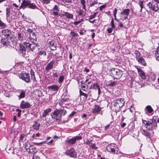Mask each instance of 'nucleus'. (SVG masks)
I'll list each match as a JSON object with an SVG mask.
<instances>
[{
  "label": "nucleus",
  "instance_id": "obj_1",
  "mask_svg": "<svg viewBox=\"0 0 159 159\" xmlns=\"http://www.w3.org/2000/svg\"><path fill=\"white\" fill-rule=\"evenodd\" d=\"M142 121L146 128L149 131H152L157 127V123L155 119L152 118L148 120L142 119Z\"/></svg>",
  "mask_w": 159,
  "mask_h": 159
},
{
  "label": "nucleus",
  "instance_id": "obj_2",
  "mask_svg": "<svg viewBox=\"0 0 159 159\" xmlns=\"http://www.w3.org/2000/svg\"><path fill=\"white\" fill-rule=\"evenodd\" d=\"M66 113V111L64 109H57L51 113V116L52 118L59 120L61 119L62 115H65Z\"/></svg>",
  "mask_w": 159,
  "mask_h": 159
},
{
  "label": "nucleus",
  "instance_id": "obj_3",
  "mask_svg": "<svg viewBox=\"0 0 159 159\" xmlns=\"http://www.w3.org/2000/svg\"><path fill=\"white\" fill-rule=\"evenodd\" d=\"M27 7L32 9H39L37 6L34 3H31V1L28 0H23L21 5L20 7V9H24Z\"/></svg>",
  "mask_w": 159,
  "mask_h": 159
},
{
  "label": "nucleus",
  "instance_id": "obj_4",
  "mask_svg": "<svg viewBox=\"0 0 159 159\" xmlns=\"http://www.w3.org/2000/svg\"><path fill=\"white\" fill-rule=\"evenodd\" d=\"M110 75L114 79H120L123 75V72L120 70L116 68H112L110 70Z\"/></svg>",
  "mask_w": 159,
  "mask_h": 159
},
{
  "label": "nucleus",
  "instance_id": "obj_5",
  "mask_svg": "<svg viewBox=\"0 0 159 159\" xmlns=\"http://www.w3.org/2000/svg\"><path fill=\"white\" fill-rule=\"evenodd\" d=\"M32 43L27 42L24 43L26 48L29 52L33 51L36 47L39 46L37 44L34 43V42Z\"/></svg>",
  "mask_w": 159,
  "mask_h": 159
},
{
  "label": "nucleus",
  "instance_id": "obj_6",
  "mask_svg": "<svg viewBox=\"0 0 159 159\" xmlns=\"http://www.w3.org/2000/svg\"><path fill=\"white\" fill-rule=\"evenodd\" d=\"M125 102L123 99L122 98H118L117 99L114 103L113 106L117 108H119L120 110V108L122 107L124 105ZM120 110H118L119 111Z\"/></svg>",
  "mask_w": 159,
  "mask_h": 159
},
{
  "label": "nucleus",
  "instance_id": "obj_7",
  "mask_svg": "<svg viewBox=\"0 0 159 159\" xmlns=\"http://www.w3.org/2000/svg\"><path fill=\"white\" fill-rule=\"evenodd\" d=\"M19 77L27 83H29L30 81V75L28 73H22L19 75Z\"/></svg>",
  "mask_w": 159,
  "mask_h": 159
},
{
  "label": "nucleus",
  "instance_id": "obj_8",
  "mask_svg": "<svg viewBox=\"0 0 159 159\" xmlns=\"http://www.w3.org/2000/svg\"><path fill=\"white\" fill-rule=\"evenodd\" d=\"M130 10L129 9H124L120 13L121 19L123 20H126L128 18Z\"/></svg>",
  "mask_w": 159,
  "mask_h": 159
},
{
  "label": "nucleus",
  "instance_id": "obj_9",
  "mask_svg": "<svg viewBox=\"0 0 159 159\" xmlns=\"http://www.w3.org/2000/svg\"><path fill=\"white\" fill-rule=\"evenodd\" d=\"M66 153L67 155L71 157L75 158L77 157V153L73 148H71L66 150Z\"/></svg>",
  "mask_w": 159,
  "mask_h": 159
},
{
  "label": "nucleus",
  "instance_id": "obj_10",
  "mask_svg": "<svg viewBox=\"0 0 159 159\" xmlns=\"http://www.w3.org/2000/svg\"><path fill=\"white\" fill-rule=\"evenodd\" d=\"M82 139L80 136H76L71 139H69L66 141V142L70 144H73L75 143L76 140H79Z\"/></svg>",
  "mask_w": 159,
  "mask_h": 159
},
{
  "label": "nucleus",
  "instance_id": "obj_11",
  "mask_svg": "<svg viewBox=\"0 0 159 159\" xmlns=\"http://www.w3.org/2000/svg\"><path fill=\"white\" fill-rule=\"evenodd\" d=\"M2 33L7 39H12V37L10 36L11 34V31L10 30L8 29L3 30Z\"/></svg>",
  "mask_w": 159,
  "mask_h": 159
},
{
  "label": "nucleus",
  "instance_id": "obj_12",
  "mask_svg": "<svg viewBox=\"0 0 159 159\" xmlns=\"http://www.w3.org/2000/svg\"><path fill=\"white\" fill-rule=\"evenodd\" d=\"M31 107V105L30 103L25 102L24 100L21 101L20 104V108L22 109L28 108H30Z\"/></svg>",
  "mask_w": 159,
  "mask_h": 159
},
{
  "label": "nucleus",
  "instance_id": "obj_13",
  "mask_svg": "<svg viewBox=\"0 0 159 159\" xmlns=\"http://www.w3.org/2000/svg\"><path fill=\"white\" fill-rule=\"evenodd\" d=\"M48 45L51 50L54 51L57 49V43L54 40L49 41Z\"/></svg>",
  "mask_w": 159,
  "mask_h": 159
},
{
  "label": "nucleus",
  "instance_id": "obj_14",
  "mask_svg": "<svg viewBox=\"0 0 159 159\" xmlns=\"http://www.w3.org/2000/svg\"><path fill=\"white\" fill-rule=\"evenodd\" d=\"M142 134L149 139L148 140L149 142L152 143V140L151 138V134L150 133L143 129L142 130Z\"/></svg>",
  "mask_w": 159,
  "mask_h": 159
},
{
  "label": "nucleus",
  "instance_id": "obj_15",
  "mask_svg": "<svg viewBox=\"0 0 159 159\" xmlns=\"http://www.w3.org/2000/svg\"><path fill=\"white\" fill-rule=\"evenodd\" d=\"M101 108L99 106L95 105L92 109V112L94 114H98L101 111Z\"/></svg>",
  "mask_w": 159,
  "mask_h": 159
},
{
  "label": "nucleus",
  "instance_id": "obj_16",
  "mask_svg": "<svg viewBox=\"0 0 159 159\" xmlns=\"http://www.w3.org/2000/svg\"><path fill=\"white\" fill-rule=\"evenodd\" d=\"M8 39L7 38H4L1 39V42L3 46H8L10 45V42L8 40Z\"/></svg>",
  "mask_w": 159,
  "mask_h": 159
},
{
  "label": "nucleus",
  "instance_id": "obj_17",
  "mask_svg": "<svg viewBox=\"0 0 159 159\" xmlns=\"http://www.w3.org/2000/svg\"><path fill=\"white\" fill-rule=\"evenodd\" d=\"M55 62L54 60L52 61L45 67V70L46 71H48L49 70L52 69L53 68V65Z\"/></svg>",
  "mask_w": 159,
  "mask_h": 159
},
{
  "label": "nucleus",
  "instance_id": "obj_18",
  "mask_svg": "<svg viewBox=\"0 0 159 159\" xmlns=\"http://www.w3.org/2000/svg\"><path fill=\"white\" fill-rule=\"evenodd\" d=\"M115 148L116 147L115 146H113L111 144L108 145L107 147V149L108 152H111L114 154L115 152Z\"/></svg>",
  "mask_w": 159,
  "mask_h": 159
},
{
  "label": "nucleus",
  "instance_id": "obj_19",
  "mask_svg": "<svg viewBox=\"0 0 159 159\" xmlns=\"http://www.w3.org/2000/svg\"><path fill=\"white\" fill-rule=\"evenodd\" d=\"M60 88V86L56 85L49 86L48 87V89L50 90L53 91H57Z\"/></svg>",
  "mask_w": 159,
  "mask_h": 159
},
{
  "label": "nucleus",
  "instance_id": "obj_20",
  "mask_svg": "<svg viewBox=\"0 0 159 159\" xmlns=\"http://www.w3.org/2000/svg\"><path fill=\"white\" fill-rule=\"evenodd\" d=\"M37 54L39 57L42 55L46 56L47 55L46 50L42 48L39 49V52L37 53Z\"/></svg>",
  "mask_w": 159,
  "mask_h": 159
},
{
  "label": "nucleus",
  "instance_id": "obj_21",
  "mask_svg": "<svg viewBox=\"0 0 159 159\" xmlns=\"http://www.w3.org/2000/svg\"><path fill=\"white\" fill-rule=\"evenodd\" d=\"M91 92V91H89L88 93H87L83 92L81 89H80L79 90L80 96H84V97L83 98V100L85 101L87 98L88 95Z\"/></svg>",
  "mask_w": 159,
  "mask_h": 159
},
{
  "label": "nucleus",
  "instance_id": "obj_22",
  "mask_svg": "<svg viewBox=\"0 0 159 159\" xmlns=\"http://www.w3.org/2000/svg\"><path fill=\"white\" fill-rule=\"evenodd\" d=\"M17 18V13L15 11H14L12 15L10 17V19H9L8 20H7V21L9 23H11L14 22V20H16Z\"/></svg>",
  "mask_w": 159,
  "mask_h": 159
},
{
  "label": "nucleus",
  "instance_id": "obj_23",
  "mask_svg": "<svg viewBox=\"0 0 159 159\" xmlns=\"http://www.w3.org/2000/svg\"><path fill=\"white\" fill-rule=\"evenodd\" d=\"M137 69L138 70L139 74V75L142 79L143 80L145 79L146 78V76L144 72L142 69L139 68L138 67L137 68Z\"/></svg>",
  "mask_w": 159,
  "mask_h": 159
},
{
  "label": "nucleus",
  "instance_id": "obj_24",
  "mask_svg": "<svg viewBox=\"0 0 159 159\" xmlns=\"http://www.w3.org/2000/svg\"><path fill=\"white\" fill-rule=\"evenodd\" d=\"M137 61H138V63L141 65L144 66H147L146 62L143 57L139 58V59L137 60Z\"/></svg>",
  "mask_w": 159,
  "mask_h": 159
},
{
  "label": "nucleus",
  "instance_id": "obj_25",
  "mask_svg": "<svg viewBox=\"0 0 159 159\" xmlns=\"http://www.w3.org/2000/svg\"><path fill=\"white\" fill-rule=\"evenodd\" d=\"M80 86L82 90L84 91H87L88 88L89 86L88 84L83 83L82 81L80 82Z\"/></svg>",
  "mask_w": 159,
  "mask_h": 159
},
{
  "label": "nucleus",
  "instance_id": "obj_26",
  "mask_svg": "<svg viewBox=\"0 0 159 159\" xmlns=\"http://www.w3.org/2000/svg\"><path fill=\"white\" fill-rule=\"evenodd\" d=\"M30 73L31 75V79L33 80V82L34 83L36 82L37 80L35 75V73L32 69H31L30 71Z\"/></svg>",
  "mask_w": 159,
  "mask_h": 159
},
{
  "label": "nucleus",
  "instance_id": "obj_27",
  "mask_svg": "<svg viewBox=\"0 0 159 159\" xmlns=\"http://www.w3.org/2000/svg\"><path fill=\"white\" fill-rule=\"evenodd\" d=\"M20 48L19 49L20 51L22 53L25 54L26 50L27 49L26 48L25 46V45L23 44L20 43L19 45Z\"/></svg>",
  "mask_w": 159,
  "mask_h": 159
},
{
  "label": "nucleus",
  "instance_id": "obj_28",
  "mask_svg": "<svg viewBox=\"0 0 159 159\" xmlns=\"http://www.w3.org/2000/svg\"><path fill=\"white\" fill-rule=\"evenodd\" d=\"M93 89L95 90L97 89L98 91V95H99L101 93L100 88L99 85L98 84H94L93 86Z\"/></svg>",
  "mask_w": 159,
  "mask_h": 159
},
{
  "label": "nucleus",
  "instance_id": "obj_29",
  "mask_svg": "<svg viewBox=\"0 0 159 159\" xmlns=\"http://www.w3.org/2000/svg\"><path fill=\"white\" fill-rule=\"evenodd\" d=\"M29 35V38L32 42H33L34 41H36V36L34 32L31 33Z\"/></svg>",
  "mask_w": 159,
  "mask_h": 159
},
{
  "label": "nucleus",
  "instance_id": "obj_30",
  "mask_svg": "<svg viewBox=\"0 0 159 159\" xmlns=\"http://www.w3.org/2000/svg\"><path fill=\"white\" fill-rule=\"evenodd\" d=\"M51 109L50 108L47 109L45 110L42 114V116H41L42 118L45 117L46 116L49 114V113L50 112Z\"/></svg>",
  "mask_w": 159,
  "mask_h": 159
},
{
  "label": "nucleus",
  "instance_id": "obj_31",
  "mask_svg": "<svg viewBox=\"0 0 159 159\" xmlns=\"http://www.w3.org/2000/svg\"><path fill=\"white\" fill-rule=\"evenodd\" d=\"M40 126V124L37 121H35L32 127L34 129L38 130L39 129Z\"/></svg>",
  "mask_w": 159,
  "mask_h": 159
},
{
  "label": "nucleus",
  "instance_id": "obj_32",
  "mask_svg": "<svg viewBox=\"0 0 159 159\" xmlns=\"http://www.w3.org/2000/svg\"><path fill=\"white\" fill-rule=\"evenodd\" d=\"M17 37L19 40L20 41H22L23 40L24 34L22 32H21L17 33Z\"/></svg>",
  "mask_w": 159,
  "mask_h": 159
},
{
  "label": "nucleus",
  "instance_id": "obj_33",
  "mask_svg": "<svg viewBox=\"0 0 159 159\" xmlns=\"http://www.w3.org/2000/svg\"><path fill=\"white\" fill-rule=\"evenodd\" d=\"M145 110H146L148 113H152L153 111V109L150 105H148L146 106Z\"/></svg>",
  "mask_w": 159,
  "mask_h": 159
},
{
  "label": "nucleus",
  "instance_id": "obj_34",
  "mask_svg": "<svg viewBox=\"0 0 159 159\" xmlns=\"http://www.w3.org/2000/svg\"><path fill=\"white\" fill-rule=\"evenodd\" d=\"M76 13L77 14L78 16H84L85 15V13H84L83 12V11L81 9H79V10H76Z\"/></svg>",
  "mask_w": 159,
  "mask_h": 159
},
{
  "label": "nucleus",
  "instance_id": "obj_35",
  "mask_svg": "<svg viewBox=\"0 0 159 159\" xmlns=\"http://www.w3.org/2000/svg\"><path fill=\"white\" fill-rule=\"evenodd\" d=\"M155 57L156 60L159 61V45L157 47L156 53L155 54Z\"/></svg>",
  "mask_w": 159,
  "mask_h": 159
},
{
  "label": "nucleus",
  "instance_id": "obj_36",
  "mask_svg": "<svg viewBox=\"0 0 159 159\" xmlns=\"http://www.w3.org/2000/svg\"><path fill=\"white\" fill-rule=\"evenodd\" d=\"M134 53L135 55V57L136 60L139 59V58L142 57L140 56V52L139 51L136 50L135 51Z\"/></svg>",
  "mask_w": 159,
  "mask_h": 159
},
{
  "label": "nucleus",
  "instance_id": "obj_37",
  "mask_svg": "<svg viewBox=\"0 0 159 159\" xmlns=\"http://www.w3.org/2000/svg\"><path fill=\"white\" fill-rule=\"evenodd\" d=\"M65 16L68 19H73V15L72 14L68 12H65Z\"/></svg>",
  "mask_w": 159,
  "mask_h": 159
},
{
  "label": "nucleus",
  "instance_id": "obj_38",
  "mask_svg": "<svg viewBox=\"0 0 159 159\" xmlns=\"http://www.w3.org/2000/svg\"><path fill=\"white\" fill-rule=\"evenodd\" d=\"M6 19L8 20V18L10 16V15L11 13L10 8H7L6 9Z\"/></svg>",
  "mask_w": 159,
  "mask_h": 159
},
{
  "label": "nucleus",
  "instance_id": "obj_39",
  "mask_svg": "<svg viewBox=\"0 0 159 159\" xmlns=\"http://www.w3.org/2000/svg\"><path fill=\"white\" fill-rule=\"evenodd\" d=\"M116 82L115 81H112L111 80L110 81L109 83L107 84V85L109 86L113 87L116 86Z\"/></svg>",
  "mask_w": 159,
  "mask_h": 159
},
{
  "label": "nucleus",
  "instance_id": "obj_40",
  "mask_svg": "<svg viewBox=\"0 0 159 159\" xmlns=\"http://www.w3.org/2000/svg\"><path fill=\"white\" fill-rule=\"evenodd\" d=\"M25 147L27 151L30 152L31 149L30 148L31 147V145L29 143H27L25 144Z\"/></svg>",
  "mask_w": 159,
  "mask_h": 159
},
{
  "label": "nucleus",
  "instance_id": "obj_41",
  "mask_svg": "<svg viewBox=\"0 0 159 159\" xmlns=\"http://www.w3.org/2000/svg\"><path fill=\"white\" fill-rule=\"evenodd\" d=\"M143 1L140 0L138 2V5L141 7L140 12H141L142 9L143 8Z\"/></svg>",
  "mask_w": 159,
  "mask_h": 159
},
{
  "label": "nucleus",
  "instance_id": "obj_42",
  "mask_svg": "<svg viewBox=\"0 0 159 159\" xmlns=\"http://www.w3.org/2000/svg\"><path fill=\"white\" fill-rule=\"evenodd\" d=\"M25 96V93L23 90H22L21 91L20 94L19 96L20 98H24Z\"/></svg>",
  "mask_w": 159,
  "mask_h": 159
},
{
  "label": "nucleus",
  "instance_id": "obj_43",
  "mask_svg": "<svg viewBox=\"0 0 159 159\" xmlns=\"http://www.w3.org/2000/svg\"><path fill=\"white\" fill-rule=\"evenodd\" d=\"M89 146L90 148H92L93 149H97L98 148L96 146L95 143H92L89 144Z\"/></svg>",
  "mask_w": 159,
  "mask_h": 159
},
{
  "label": "nucleus",
  "instance_id": "obj_44",
  "mask_svg": "<svg viewBox=\"0 0 159 159\" xmlns=\"http://www.w3.org/2000/svg\"><path fill=\"white\" fill-rule=\"evenodd\" d=\"M52 11H60V8L57 5H55L53 9L51 10Z\"/></svg>",
  "mask_w": 159,
  "mask_h": 159
},
{
  "label": "nucleus",
  "instance_id": "obj_45",
  "mask_svg": "<svg viewBox=\"0 0 159 159\" xmlns=\"http://www.w3.org/2000/svg\"><path fill=\"white\" fill-rule=\"evenodd\" d=\"M30 150L31 151H30V152L33 154L36 153L38 152V151L36 150V148H32Z\"/></svg>",
  "mask_w": 159,
  "mask_h": 159
},
{
  "label": "nucleus",
  "instance_id": "obj_46",
  "mask_svg": "<svg viewBox=\"0 0 159 159\" xmlns=\"http://www.w3.org/2000/svg\"><path fill=\"white\" fill-rule=\"evenodd\" d=\"M156 75L153 73H151L150 75V77L151 78L152 80L154 81L156 78Z\"/></svg>",
  "mask_w": 159,
  "mask_h": 159
},
{
  "label": "nucleus",
  "instance_id": "obj_47",
  "mask_svg": "<svg viewBox=\"0 0 159 159\" xmlns=\"http://www.w3.org/2000/svg\"><path fill=\"white\" fill-rule=\"evenodd\" d=\"M0 27L2 28L3 29L6 27V25L4 23L1 21L0 22Z\"/></svg>",
  "mask_w": 159,
  "mask_h": 159
},
{
  "label": "nucleus",
  "instance_id": "obj_48",
  "mask_svg": "<svg viewBox=\"0 0 159 159\" xmlns=\"http://www.w3.org/2000/svg\"><path fill=\"white\" fill-rule=\"evenodd\" d=\"M70 34L72 35L73 37H75L78 36V34L74 32L71 31L70 33Z\"/></svg>",
  "mask_w": 159,
  "mask_h": 159
},
{
  "label": "nucleus",
  "instance_id": "obj_49",
  "mask_svg": "<svg viewBox=\"0 0 159 159\" xmlns=\"http://www.w3.org/2000/svg\"><path fill=\"white\" fill-rule=\"evenodd\" d=\"M64 77L63 76H61L59 78L58 80V82L60 83H61L63 81Z\"/></svg>",
  "mask_w": 159,
  "mask_h": 159
},
{
  "label": "nucleus",
  "instance_id": "obj_50",
  "mask_svg": "<svg viewBox=\"0 0 159 159\" xmlns=\"http://www.w3.org/2000/svg\"><path fill=\"white\" fill-rule=\"evenodd\" d=\"M96 1H94L93 2H90V3L89 7H92L94 6L95 4H97L98 2Z\"/></svg>",
  "mask_w": 159,
  "mask_h": 159
},
{
  "label": "nucleus",
  "instance_id": "obj_51",
  "mask_svg": "<svg viewBox=\"0 0 159 159\" xmlns=\"http://www.w3.org/2000/svg\"><path fill=\"white\" fill-rule=\"evenodd\" d=\"M117 12V9L116 8H114V10L113 11V15L115 18V20H116L117 19L116 18V14Z\"/></svg>",
  "mask_w": 159,
  "mask_h": 159
},
{
  "label": "nucleus",
  "instance_id": "obj_52",
  "mask_svg": "<svg viewBox=\"0 0 159 159\" xmlns=\"http://www.w3.org/2000/svg\"><path fill=\"white\" fill-rule=\"evenodd\" d=\"M111 24V25L112 28L113 29L115 28V25L114 24V20H113V18H112Z\"/></svg>",
  "mask_w": 159,
  "mask_h": 159
},
{
  "label": "nucleus",
  "instance_id": "obj_53",
  "mask_svg": "<svg viewBox=\"0 0 159 159\" xmlns=\"http://www.w3.org/2000/svg\"><path fill=\"white\" fill-rule=\"evenodd\" d=\"M96 14L97 12H95L93 14L90 15L89 19H91L94 18L96 17Z\"/></svg>",
  "mask_w": 159,
  "mask_h": 159
},
{
  "label": "nucleus",
  "instance_id": "obj_54",
  "mask_svg": "<svg viewBox=\"0 0 159 159\" xmlns=\"http://www.w3.org/2000/svg\"><path fill=\"white\" fill-rule=\"evenodd\" d=\"M46 141H42L40 143H34V144H35L36 145H39L40 144H43L44 143H46Z\"/></svg>",
  "mask_w": 159,
  "mask_h": 159
},
{
  "label": "nucleus",
  "instance_id": "obj_55",
  "mask_svg": "<svg viewBox=\"0 0 159 159\" xmlns=\"http://www.w3.org/2000/svg\"><path fill=\"white\" fill-rule=\"evenodd\" d=\"M27 31L28 33L29 34H30L31 33L34 32H33V30L30 28H28L27 30Z\"/></svg>",
  "mask_w": 159,
  "mask_h": 159
},
{
  "label": "nucleus",
  "instance_id": "obj_56",
  "mask_svg": "<svg viewBox=\"0 0 159 159\" xmlns=\"http://www.w3.org/2000/svg\"><path fill=\"white\" fill-rule=\"evenodd\" d=\"M106 7V5H103L100 6L99 7V10L102 11L103 9L105 8Z\"/></svg>",
  "mask_w": 159,
  "mask_h": 159
},
{
  "label": "nucleus",
  "instance_id": "obj_57",
  "mask_svg": "<svg viewBox=\"0 0 159 159\" xmlns=\"http://www.w3.org/2000/svg\"><path fill=\"white\" fill-rule=\"evenodd\" d=\"M107 30L108 33L110 34V33H112V32L113 31V30L112 29V27L111 28H109L107 29Z\"/></svg>",
  "mask_w": 159,
  "mask_h": 159
},
{
  "label": "nucleus",
  "instance_id": "obj_58",
  "mask_svg": "<svg viewBox=\"0 0 159 159\" xmlns=\"http://www.w3.org/2000/svg\"><path fill=\"white\" fill-rule=\"evenodd\" d=\"M76 112L73 111L69 115V116L71 117L74 116V115L76 113Z\"/></svg>",
  "mask_w": 159,
  "mask_h": 159
},
{
  "label": "nucleus",
  "instance_id": "obj_59",
  "mask_svg": "<svg viewBox=\"0 0 159 159\" xmlns=\"http://www.w3.org/2000/svg\"><path fill=\"white\" fill-rule=\"evenodd\" d=\"M111 125L110 124H108L107 125H106L105 127V130H107L110 127Z\"/></svg>",
  "mask_w": 159,
  "mask_h": 159
},
{
  "label": "nucleus",
  "instance_id": "obj_60",
  "mask_svg": "<svg viewBox=\"0 0 159 159\" xmlns=\"http://www.w3.org/2000/svg\"><path fill=\"white\" fill-rule=\"evenodd\" d=\"M58 11H54L53 12L52 14L54 16H58L59 13L58 12Z\"/></svg>",
  "mask_w": 159,
  "mask_h": 159
},
{
  "label": "nucleus",
  "instance_id": "obj_61",
  "mask_svg": "<svg viewBox=\"0 0 159 159\" xmlns=\"http://www.w3.org/2000/svg\"><path fill=\"white\" fill-rule=\"evenodd\" d=\"M81 22V21H75L73 23L75 25H78Z\"/></svg>",
  "mask_w": 159,
  "mask_h": 159
},
{
  "label": "nucleus",
  "instance_id": "obj_62",
  "mask_svg": "<svg viewBox=\"0 0 159 159\" xmlns=\"http://www.w3.org/2000/svg\"><path fill=\"white\" fill-rule=\"evenodd\" d=\"M69 100V99L68 98H63L62 99L61 101L63 102H67Z\"/></svg>",
  "mask_w": 159,
  "mask_h": 159
},
{
  "label": "nucleus",
  "instance_id": "obj_63",
  "mask_svg": "<svg viewBox=\"0 0 159 159\" xmlns=\"http://www.w3.org/2000/svg\"><path fill=\"white\" fill-rule=\"evenodd\" d=\"M92 141V140H87V141L85 142V143H86V144L88 145H89V144H90L91 143V142Z\"/></svg>",
  "mask_w": 159,
  "mask_h": 159
},
{
  "label": "nucleus",
  "instance_id": "obj_64",
  "mask_svg": "<svg viewBox=\"0 0 159 159\" xmlns=\"http://www.w3.org/2000/svg\"><path fill=\"white\" fill-rule=\"evenodd\" d=\"M64 3H70L71 2V0H61Z\"/></svg>",
  "mask_w": 159,
  "mask_h": 159
}]
</instances>
